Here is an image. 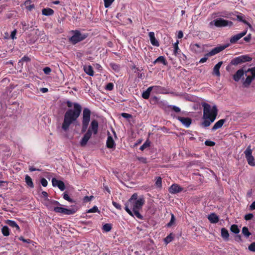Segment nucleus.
<instances>
[{
  "instance_id": "1",
  "label": "nucleus",
  "mask_w": 255,
  "mask_h": 255,
  "mask_svg": "<svg viewBox=\"0 0 255 255\" xmlns=\"http://www.w3.org/2000/svg\"><path fill=\"white\" fill-rule=\"evenodd\" d=\"M82 116L81 132L86 133L80 140V143L81 146H85L91 138L92 133L94 134H97L99 124L97 120H93L87 130L90 121L91 111L88 108H85L83 111Z\"/></svg>"
},
{
  "instance_id": "2",
  "label": "nucleus",
  "mask_w": 255,
  "mask_h": 255,
  "mask_svg": "<svg viewBox=\"0 0 255 255\" xmlns=\"http://www.w3.org/2000/svg\"><path fill=\"white\" fill-rule=\"evenodd\" d=\"M64 103L67 104L68 108L73 106V109H68L64 115L63 122L61 128L64 131L68 130L70 126L75 122L81 114L82 111L81 106L77 103H72L69 100H67Z\"/></svg>"
},
{
  "instance_id": "3",
  "label": "nucleus",
  "mask_w": 255,
  "mask_h": 255,
  "mask_svg": "<svg viewBox=\"0 0 255 255\" xmlns=\"http://www.w3.org/2000/svg\"><path fill=\"white\" fill-rule=\"evenodd\" d=\"M145 200L143 197L138 198V195L135 193L132 195L131 197L125 204V209L127 212L131 216H133V213L131 209L140 210L144 204Z\"/></svg>"
},
{
  "instance_id": "4",
  "label": "nucleus",
  "mask_w": 255,
  "mask_h": 255,
  "mask_svg": "<svg viewBox=\"0 0 255 255\" xmlns=\"http://www.w3.org/2000/svg\"><path fill=\"white\" fill-rule=\"evenodd\" d=\"M202 106L203 108V119H207V118H211L212 116H216V118L218 115V110L216 105L211 108L210 105L207 103H202Z\"/></svg>"
},
{
  "instance_id": "5",
  "label": "nucleus",
  "mask_w": 255,
  "mask_h": 255,
  "mask_svg": "<svg viewBox=\"0 0 255 255\" xmlns=\"http://www.w3.org/2000/svg\"><path fill=\"white\" fill-rule=\"evenodd\" d=\"M71 32L73 35L69 38V42L73 45L84 40L88 36L87 34L82 33L78 30H72Z\"/></svg>"
},
{
  "instance_id": "6",
  "label": "nucleus",
  "mask_w": 255,
  "mask_h": 255,
  "mask_svg": "<svg viewBox=\"0 0 255 255\" xmlns=\"http://www.w3.org/2000/svg\"><path fill=\"white\" fill-rule=\"evenodd\" d=\"M45 205L50 211H53L55 213L62 214L64 208L62 205L57 201L47 199V203Z\"/></svg>"
},
{
  "instance_id": "7",
  "label": "nucleus",
  "mask_w": 255,
  "mask_h": 255,
  "mask_svg": "<svg viewBox=\"0 0 255 255\" xmlns=\"http://www.w3.org/2000/svg\"><path fill=\"white\" fill-rule=\"evenodd\" d=\"M246 79L243 83L244 87H249L253 80L255 79V67L245 70Z\"/></svg>"
},
{
  "instance_id": "8",
  "label": "nucleus",
  "mask_w": 255,
  "mask_h": 255,
  "mask_svg": "<svg viewBox=\"0 0 255 255\" xmlns=\"http://www.w3.org/2000/svg\"><path fill=\"white\" fill-rule=\"evenodd\" d=\"M228 44L224 45H220L219 46H217L215 48H213L212 50H211L208 53H206L205 55V56L203 58H202L200 61L199 63H203L207 60L208 57L214 56L221 51H223L225 49H226L228 46Z\"/></svg>"
},
{
  "instance_id": "9",
  "label": "nucleus",
  "mask_w": 255,
  "mask_h": 255,
  "mask_svg": "<svg viewBox=\"0 0 255 255\" xmlns=\"http://www.w3.org/2000/svg\"><path fill=\"white\" fill-rule=\"evenodd\" d=\"M209 25L210 26L214 25L217 27H226L228 26L231 27L233 25V23L231 21L224 19L222 18H218L210 22Z\"/></svg>"
},
{
  "instance_id": "10",
  "label": "nucleus",
  "mask_w": 255,
  "mask_h": 255,
  "mask_svg": "<svg viewBox=\"0 0 255 255\" xmlns=\"http://www.w3.org/2000/svg\"><path fill=\"white\" fill-rule=\"evenodd\" d=\"M252 58L247 55H241L233 58L230 62V65L237 66L246 62H250Z\"/></svg>"
},
{
  "instance_id": "11",
  "label": "nucleus",
  "mask_w": 255,
  "mask_h": 255,
  "mask_svg": "<svg viewBox=\"0 0 255 255\" xmlns=\"http://www.w3.org/2000/svg\"><path fill=\"white\" fill-rule=\"evenodd\" d=\"M252 149H251V146L249 145L246 150L244 151V153L246 156V158L248 162V164L251 166L255 165V158L252 155Z\"/></svg>"
},
{
  "instance_id": "12",
  "label": "nucleus",
  "mask_w": 255,
  "mask_h": 255,
  "mask_svg": "<svg viewBox=\"0 0 255 255\" xmlns=\"http://www.w3.org/2000/svg\"><path fill=\"white\" fill-rule=\"evenodd\" d=\"M183 188L177 184H172L169 188V192L172 194H176L182 192Z\"/></svg>"
},
{
  "instance_id": "13",
  "label": "nucleus",
  "mask_w": 255,
  "mask_h": 255,
  "mask_svg": "<svg viewBox=\"0 0 255 255\" xmlns=\"http://www.w3.org/2000/svg\"><path fill=\"white\" fill-rule=\"evenodd\" d=\"M247 32V30H245L242 32L234 35L230 38V42L232 44L236 43L239 39L244 36Z\"/></svg>"
},
{
  "instance_id": "14",
  "label": "nucleus",
  "mask_w": 255,
  "mask_h": 255,
  "mask_svg": "<svg viewBox=\"0 0 255 255\" xmlns=\"http://www.w3.org/2000/svg\"><path fill=\"white\" fill-rule=\"evenodd\" d=\"M52 183L53 186H57L61 191H64L65 189L64 183L62 181L57 180L55 178L52 179Z\"/></svg>"
},
{
  "instance_id": "15",
  "label": "nucleus",
  "mask_w": 255,
  "mask_h": 255,
  "mask_svg": "<svg viewBox=\"0 0 255 255\" xmlns=\"http://www.w3.org/2000/svg\"><path fill=\"white\" fill-rule=\"evenodd\" d=\"M245 75V70L243 68L239 69L236 73L233 75V79L236 82H239L243 77L242 79H244V75Z\"/></svg>"
},
{
  "instance_id": "16",
  "label": "nucleus",
  "mask_w": 255,
  "mask_h": 255,
  "mask_svg": "<svg viewBox=\"0 0 255 255\" xmlns=\"http://www.w3.org/2000/svg\"><path fill=\"white\" fill-rule=\"evenodd\" d=\"M176 119L179 121L186 127H189L192 123V119L190 118L182 117L180 116L176 117Z\"/></svg>"
},
{
  "instance_id": "17",
  "label": "nucleus",
  "mask_w": 255,
  "mask_h": 255,
  "mask_svg": "<svg viewBox=\"0 0 255 255\" xmlns=\"http://www.w3.org/2000/svg\"><path fill=\"white\" fill-rule=\"evenodd\" d=\"M108 136L106 142L107 147L108 148L115 149L116 143L114 140L113 139V137L111 136L109 132H108Z\"/></svg>"
},
{
  "instance_id": "18",
  "label": "nucleus",
  "mask_w": 255,
  "mask_h": 255,
  "mask_svg": "<svg viewBox=\"0 0 255 255\" xmlns=\"http://www.w3.org/2000/svg\"><path fill=\"white\" fill-rule=\"evenodd\" d=\"M216 119V116H212L211 118H207L201 123V126L204 128L209 127L211 123H213Z\"/></svg>"
},
{
  "instance_id": "19",
  "label": "nucleus",
  "mask_w": 255,
  "mask_h": 255,
  "mask_svg": "<svg viewBox=\"0 0 255 255\" xmlns=\"http://www.w3.org/2000/svg\"><path fill=\"white\" fill-rule=\"evenodd\" d=\"M159 87L157 86L148 87L145 91L142 93V97L144 99H148L149 98V96L152 90L153 89H157Z\"/></svg>"
},
{
  "instance_id": "20",
  "label": "nucleus",
  "mask_w": 255,
  "mask_h": 255,
  "mask_svg": "<svg viewBox=\"0 0 255 255\" xmlns=\"http://www.w3.org/2000/svg\"><path fill=\"white\" fill-rule=\"evenodd\" d=\"M149 39L151 44L153 46L158 47L159 46V43L158 41L156 39L154 35V32H150L148 33Z\"/></svg>"
},
{
  "instance_id": "21",
  "label": "nucleus",
  "mask_w": 255,
  "mask_h": 255,
  "mask_svg": "<svg viewBox=\"0 0 255 255\" xmlns=\"http://www.w3.org/2000/svg\"><path fill=\"white\" fill-rule=\"evenodd\" d=\"M5 223L10 227L12 228H15V231H17L18 233L20 232V229L19 226L15 221L10 220H7L5 221Z\"/></svg>"
},
{
  "instance_id": "22",
  "label": "nucleus",
  "mask_w": 255,
  "mask_h": 255,
  "mask_svg": "<svg viewBox=\"0 0 255 255\" xmlns=\"http://www.w3.org/2000/svg\"><path fill=\"white\" fill-rule=\"evenodd\" d=\"M78 210L77 206H74L71 209L64 208L62 214L67 215H72L75 213Z\"/></svg>"
},
{
  "instance_id": "23",
  "label": "nucleus",
  "mask_w": 255,
  "mask_h": 255,
  "mask_svg": "<svg viewBox=\"0 0 255 255\" xmlns=\"http://www.w3.org/2000/svg\"><path fill=\"white\" fill-rule=\"evenodd\" d=\"M32 30H34L35 35L32 38L27 41V42L29 44L34 43L38 39V36L40 33V31L38 29H34L33 28Z\"/></svg>"
},
{
  "instance_id": "24",
  "label": "nucleus",
  "mask_w": 255,
  "mask_h": 255,
  "mask_svg": "<svg viewBox=\"0 0 255 255\" xmlns=\"http://www.w3.org/2000/svg\"><path fill=\"white\" fill-rule=\"evenodd\" d=\"M223 64V62L220 61L218 62L217 64L215 65L213 68V75H215L218 77H220L221 75L220 72V68L222 65Z\"/></svg>"
},
{
  "instance_id": "25",
  "label": "nucleus",
  "mask_w": 255,
  "mask_h": 255,
  "mask_svg": "<svg viewBox=\"0 0 255 255\" xmlns=\"http://www.w3.org/2000/svg\"><path fill=\"white\" fill-rule=\"evenodd\" d=\"M35 24V22L31 21L30 22V24L26 23L25 21L21 22L22 25V30L24 31L26 30H28L29 29H30V30H32V29L34 27Z\"/></svg>"
},
{
  "instance_id": "26",
  "label": "nucleus",
  "mask_w": 255,
  "mask_h": 255,
  "mask_svg": "<svg viewBox=\"0 0 255 255\" xmlns=\"http://www.w3.org/2000/svg\"><path fill=\"white\" fill-rule=\"evenodd\" d=\"M225 119H221L219 121H218L215 124L214 126L212 127L211 129L212 131H215L217 129L221 128L223 126V124L225 123Z\"/></svg>"
},
{
  "instance_id": "27",
  "label": "nucleus",
  "mask_w": 255,
  "mask_h": 255,
  "mask_svg": "<svg viewBox=\"0 0 255 255\" xmlns=\"http://www.w3.org/2000/svg\"><path fill=\"white\" fill-rule=\"evenodd\" d=\"M208 219L211 223H217L219 221V217L214 213L209 215Z\"/></svg>"
},
{
  "instance_id": "28",
  "label": "nucleus",
  "mask_w": 255,
  "mask_h": 255,
  "mask_svg": "<svg viewBox=\"0 0 255 255\" xmlns=\"http://www.w3.org/2000/svg\"><path fill=\"white\" fill-rule=\"evenodd\" d=\"M153 64H155L157 63L163 64L164 65H167L168 63L165 57L163 56L158 57L156 59L153 61Z\"/></svg>"
},
{
  "instance_id": "29",
  "label": "nucleus",
  "mask_w": 255,
  "mask_h": 255,
  "mask_svg": "<svg viewBox=\"0 0 255 255\" xmlns=\"http://www.w3.org/2000/svg\"><path fill=\"white\" fill-rule=\"evenodd\" d=\"M54 13V10L50 8H44L42 9V14L45 16L52 15Z\"/></svg>"
},
{
  "instance_id": "30",
  "label": "nucleus",
  "mask_w": 255,
  "mask_h": 255,
  "mask_svg": "<svg viewBox=\"0 0 255 255\" xmlns=\"http://www.w3.org/2000/svg\"><path fill=\"white\" fill-rule=\"evenodd\" d=\"M84 70L87 75L90 76H93L94 75V71L91 65L84 66Z\"/></svg>"
},
{
  "instance_id": "31",
  "label": "nucleus",
  "mask_w": 255,
  "mask_h": 255,
  "mask_svg": "<svg viewBox=\"0 0 255 255\" xmlns=\"http://www.w3.org/2000/svg\"><path fill=\"white\" fill-rule=\"evenodd\" d=\"M221 236L225 240H229V234L228 231L225 228H223L221 229Z\"/></svg>"
},
{
  "instance_id": "32",
  "label": "nucleus",
  "mask_w": 255,
  "mask_h": 255,
  "mask_svg": "<svg viewBox=\"0 0 255 255\" xmlns=\"http://www.w3.org/2000/svg\"><path fill=\"white\" fill-rule=\"evenodd\" d=\"M25 182L26 184L30 188H33L34 185L31 178L28 175H26L25 177Z\"/></svg>"
},
{
  "instance_id": "33",
  "label": "nucleus",
  "mask_w": 255,
  "mask_h": 255,
  "mask_svg": "<svg viewBox=\"0 0 255 255\" xmlns=\"http://www.w3.org/2000/svg\"><path fill=\"white\" fill-rule=\"evenodd\" d=\"M174 235L172 233H170L164 239V242L167 245L170 243L174 239Z\"/></svg>"
},
{
  "instance_id": "34",
  "label": "nucleus",
  "mask_w": 255,
  "mask_h": 255,
  "mask_svg": "<svg viewBox=\"0 0 255 255\" xmlns=\"http://www.w3.org/2000/svg\"><path fill=\"white\" fill-rule=\"evenodd\" d=\"M1 233L4 236L9 235V229L7 226H4L1 228Z\"/></svg>"
},
{
  "instance_id": "35",
  "label": "nucleus",
  "mask_w": 255,
  "mask_h": 255,
  "mask_svg": "<svg viewBox=\"0 0 255 255\" xmlns=\"http://www.w3.org/2000/svg\"><path fill=\"white\" fill-rule=\"evenodd\" d=\"M190 47L192 50L195 51V52H199L201 48L200 45L198 43L191 44Z\"/></svg>"
},
{
  "instance_id": "36",
  "label": "nucleus",
  "mask_w": 255,
  "mask_h": 255,
  "mask_svg": "<svg viewBox=\"0 0 255 255\" xmlns=\"http://www.w3.org/2000/svg\"><path fill=\"white\" fill-rule=\"evenodd\" d=\"M230 230L232 233L235 234H238L240 232V229H239L238 226L236 224H234L231 226Z\"/></svg>"
},
{
  "instance_id": "37",
  "label": "nucleus",
  "mask_w": 255,
  "mask_h": 255,
  "mask_svg": "<svg viewBox=\"0 0 255 255\" xmlns=\"http://www.w3.org/2000/svg\"><path fill=\"white\" fill-rule=\"evenodd\" d=\"M242 233L246 238H248L251 235V233L249 232L247 227H244L242 229Z\"/></svg>"
},
{
  "instance_id": "38",
  "label": "nucleus",
  "mask_w": 255,
  "mask_h": 255,
  "mask_svg": "<svg viewBox=\"0 0 255 255\" xmlns=\"http://www.w3.org/2000/svg\"><path fill=\"white\" fill-rule=\"evenodd\" d=\"M63 198L66 201H68V202L70 203H74L75 201L73 200L72 198H71L67 192H64L63 194Z\"/></svg>"
},
{
  "instance_id": "39",
  "label": "nucleus",
  "mask_w": 255,
  "mask_h": 255,
  "mask_svg": "<svg viewBox=\"0 0 255 255\" xmlns=\"http://www.w3.org/2000/svg\"><path fill=\"white\" fill-rule=\"evenodd\" d=\"M110 65L112 69L116 72H119L120 70V66L116 63H111Z\"/></svg>"
},
{
  "instance_id": "40",
  "label": "nucleus",
  "mask_w": 255,
  "mask_h": 255,
  "mask_svg": "<svg viewBox=\"0 0 255 255\" xmlns=\"http://www.w3.org/2000/svg\"><path fill=\"white\" fill-rule=\"evenodd\" d=\"M139 210H132L133 216L134 215L138 219L143 220V217L139 213Z\"/></svg>"
},
{
  "instance_id": "41",
  "label": "nucleus",
  "mask_w": 255,
  "mask_h": 255,
  "mask_svg": "<svg viewBox=\"0 0 255 255\" xmlns=\"http://www.w3.org/2000/svg\"><path fill=\"white\" fill-rule=\"evenodd\" d=\"M31 60L30 58L27 56H24L18 62V65H20V63H23V62H30Z\"/></svg>"
},
{
  "instance_id": "42",
  "label": "nucleus",
  "mask_w": 255,
  "mask_h": 255,
  "mask_svg": "<svg viewBox=\"0 0 255 255\" xmlns=\"http://www.w3.org/2000/svg\"><path fill=\"white\" fill-rule=\"evenodd\" d=\"M168 108L176 113H179L181 111L179 107L174 105H169L168 106Z\"/></svg>"
},
{
  "instance_id": "43",
  "label": "nucleus",
  "mask_w": 255,
  "mask_h": 255,
  "mask_svg": "<svg viewBox=\"0 0 255 255\" xmlns=\"http://www.w3.org/2000/svg\"><path fill=\"white\" fill-rule=\"evenodd\" d=\"M150 141L148 140H146L139 148V149L143 151L144 149L150 146Z\"/></svg>"
},
{
  "instance_id": "44",
  "label": "nucleus",
  "mask_w": 255,
  "mask_h": 255,
  "mask_svg": "<svg viewBox=\"0 0 255 255\" xmlns=\"http://www.w3.org/2000/svg\"><path fill=\"white\" fill-rule=\"evenodd\" d=\"M175 221V218L174 215L173 214H171V217L170 222L167 224V226L168 227H171L174 223Z\"/></svg>"
},
{
  "instance_id": "45",
  "label": "nucleus",
  "mask_w": 255,
  "mask_h": 255,
  "mask_svg": "<svg viewBox=\"0 0 255 255\" xmlns=\"http://www.w3.org/2000/svg\"><path fill=\"white\" fill-rule=\"evenodd\" d=\"M100 211L99 210L97 206H94L92 208L89 209L87 211V213H96L98 212L100 213Z\"/></svg>"
},
{
  "instance_id": "46",
  "label": "nucleus",
  "mask_w": 255,
  "mask_h": 255,
  "mask_svg": "<svg viewBox=\"0 0 255 255\" xmlns=\"http://www.w3.org/2000/svg\"><path fill=\"white\" fill-rule=\"evenodd\" d=\"M178 41H177L174 44V54L175 56H177V54H178L179 52L180 51V49H179V48L178 47Z\"/></svg>"
},
{
  "instance_id": "47",
  "label": "nucleus",
  "mask_w": 255,
  "mask_h": 255,
  "mask_svg": "<svg viewBox=\"0 0 255 255\" xmlns=\"http://www.w3.org/2000/svg\"><path fill=\"white\" fill-rule=\"evenodd\" d=\"M103 229L107 232H108L109 231H111V230L112 229V225L111 224H105L103 226Z\"/></svg>"
},
{
  "instance_id": "48",
  "label": "nucleus",
  "mask_w": 255,
  "mask_h": 255,
  "mask_svg": "<svg viewBox=\"0 0 255 255\" xmlns=\"http://www.w3.org/2000/svg\"><path fill=\"white\" fill-rule=\"evenodd\" d=\"M114 0H104L105 7L106 8L110 7Z\"/></svg>"
},
{
  "instance_id": "49",
  "label": "nucleus",
  "mask_w": 255,
  "mask_h": 255,
  "mask_svg": "<svg viewBox=\"0 0 255 255\" xmlns=\"http://www.w3.org/2000/svg\"><path fill=\"white\" fill-rule=\"evenodd\" d=\"M237 19L241 22H243V23L245 24H249L248 22L244 19V16L243 15H237Z\"/></svg>"
},
{
  "instance_id": "50",
  "label": "nucleus",
  "mask_w": 255,
  "mask_h": 255,
  "mask_svg": "<svg viewBox=\"0 0 255 255\" xmlns=\"http://www.w3.org/2000/svg\"><path fill=\"white\" fill-rule=\"evenodd\" d=\"M155 185L158 187H161V186H162V178L160 177H157L156 178Z\"/></svg>"
},
{
  "instance_id": "51",
  "label": "nucleus",
  "mask_w": 255,
  "mask_h": 255,
  "mask_svg": "<svg viewBox=\"0 0 255 255\" xmlns=\"http://www.w3.org/2000/svg\"><path fill=\"white\" fill-rule=\"evenodd\" d=\"M106 90L108 91H112L114 89V84L112 83H109L107 84L105 87Z\"/></svg>"
},
{
  "instance_id": "52",
  "label": "nucleus",
  "mask_w": 255,
  "mask_h": 255,
  "mask_svg": "<svg viewBox=\"0 0 255 255\" xmlns=\"http://www.w3.org/2000/svg\"><path fill=\"white\" fill-rule=\"evenodd\" d=\"M205 144L209 146H213L215 145V142L210 140H207L205 142Z\"/></svg>"
},
{
  "instance_id": "53",
  "label": "nucleus",
  "mask_w": 255,
  "mask_h": 255,
  "mask_svg": "<svg viewBox=\"0 0 255 255\" xmlns=\"http://www.w3.org/2000/svg\"><path fill=\"white\" fill-rule=\"evenodd\" d=\"M121 116L122 117H123L125 119H131L132 117V116L131 114L126 113H122Z\"/></svg>"
},
{
  "instance_id": "54",
  "label": "nucleus",
  "mask_w": 255,
  "mask_h": 255,
  "mask_svg": "<svg viewBox=\"0 0 255 255\" xmlns=\"http://www.w3.org/2000/svg\"><path fill=\"white\" fill-rule=\"evenodd\" d=\"M18 239L20 241H21L23 242L26 243H27V244H30L32 242L30 239H25L22 236H20L18 238Z\"/></svg>"
},
{
  "instance_id": "55",
  "label": "nucleus",
  "mask_w": 255,
  "mask_h": 255,
  "mask_svg": "<svg viewBox=\"0 0 255 255\" xmlns=\"http://www.w3.org/2000/svg\"><path fill=\"white\" fill-rule=\"evenodd\" d=\"M248 249L250 251L255 252V242L251 243L249 245Z\"/></svg>"
},
{
  "instance_id": "56",
  "label": "nucleus",
  "mask_w": 255,
  "mask_h": 255,
  "mask_svg": "<svg viewBox=\"0 0 255 255\" xmlns=\"http://www.w3.org/2000/svg\"><path fill=\"white\" fill-rule=\"evenodd\" d=\"M112 204L117 209L120 210H122V206H121V205L120 204H119V203H117V202H116L113 201L112 202Z\"/></svg>"
},
{
  "instance_id": "57",
  "label": "nucleus",
  "mask_w": 255,
  "mask_h": 255,
  "mask_svg": "<svg viewBox=\"0 0 255 255\" xmlns=\"http://www.w3.org/2000/svg\"><path fill=\"white\" fill-rule=\"evenodd\" d=\"M253 214L252 213H249L245 215V219L247 221H249L251 220L253 218Z\"/></svg>"
},
{
  "instance_id": "58",
  "label": "nucleus",
  "mask_w": 255,
  "mask_h": 255,
  "mask_svg": "<svg viewBox=\"0 0 255 255\" xmlns=\"http://www.w3.org/2000/svg\"><path fill=\"white\" fill-rule=\"evenodd\" d=\"M94 198L93 196H85L83 198V201L84 202H88L92 200Z\"/></svg>"
},
{
  "instance_id": "59",
  "label": "nucleus",
  "mask_w": 255,
  "mask_h": 255,
  "mask_svg": "<svg viewBox=\"0 0 255 255\" xmlns=\"http://www.w3.org/2000/svg\"><path fill=\"white\" fill-rule=\"evenodd\" d=\"M17 31L16 29L13 30L10 34V37L12 39H15L16 38L15 35L16 34Z\"/></svg>"
},
{
  "instance_id": "60",
  "label": "nucleus",
  "mask_w": 255,
  "mask_h": 255,
  "mask_svg": "<svg viewBox=\"0 0 255 255\" xmlns=\"http://www.w3.org/2000/svg\"><path fill=\"white\" fill-rule=\"evenodd\" d=\"M40 182H41V184H42V185L43 186V187H46L47 186V184H48V182H47V181L46 180V179H45V178H43L41 179L40 180Z\"/></svg>"
},
{
  "instance_id": "61",
  "label": "nucleus",
  "mask_w": 255,
  "mask_h": 255,
  "mask_svg": "<svg viewBox=\"0 0 255 255\" xmlns=\"http://www.w3.org/2000/svg\"><path fill=\"white\" fill-rule=\"evenodd\" d=\"M43 71L45 74H49L51 71V70L49 67H46L43 68Z\"/></svg>"
},
{
  "instance_id": "62",
  "label": "nucleus",
  "mask_w": 255,
  "mask_h": 255,
  "mask_svg": "<svg viewBox=\"0 0 255 255\" xmlns=\"http://www.w3.org/2000/svg\"><path fill=\"white\" fill-rule=\"evenodd\" d=\"M137 159L138 161H139L140 162H141L143 163H147V159L145 157H138Z\"/></svg>"
},
{
  "instance_id": "63",
  "label": "nucleus",
  "mask_w": 255,
  "mask_h": 255,
  "mask_svg": "<svg viewBox=\"0 0 255 255\" xmlns=\"http://www.w3.org/2000/svg\"><path fill=\"white\" fill-rule=\"evenodd\" d=\"M251 34H249L247 36L244 38V40L247 42H249L252 38Z\"/></svg>"
},
{
  "instance_id": "64",
  "label": "nucleus",
  "mask_w": 255,
  "mask_h": 255,
  "mask_svg": "<svg viewBox=\"0 0 255 255\" xmlns=\"http://www.w3.org/2000/svg\"><path fill=\"white\" fill-rule=\"evenodd\" d=\"M157 100H158V98L156 96H154L150 98V101L151 103H155L156 102H157Z\"/></svg>"
}]
</instances>
